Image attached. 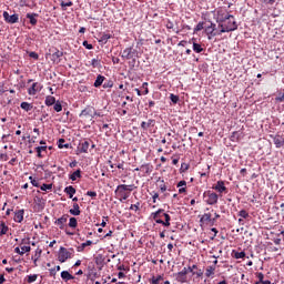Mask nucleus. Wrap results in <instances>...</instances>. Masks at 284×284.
Segmentation results:
<instances>
[{"instance_id": "12", "label": "nucleus", "mask_w": 284, "mask_h": 284, "mask_svg": "<svg viewBox=\"0 0 284 284\" xmlns=\"http://www.w3.org/2000/svg\"><path fill=\"white\" fill-rule=\"evenodd\" d=\"M93 114H94V108L87 106L81 111L80 116H84L85 119H94Z\"/></svg>"}, {"instance_id": "23", "label": "nucleus", "mask_w": 284, "mask_h": 284, "mask_svg": "<svg viewBox=\"0 0 284 284\" xmlns=\"http://www.w3.org/2000/svg\"><path fill=\"white\" fill-rule=\"evenodd\" d=\"M100 39H99V43H108V41H110V39H112V34L110 33H100L99 34Z\"/></svg>"}, {"instance_id": "13", "label": "nucleus", "mask_w": 284, "mask_h": 284, "mask_svg": "<svg viewBox=\"0 0 284 284\" xmlns=\"http://www.w3.org/2000/svg\"><path fill=\"white\" fill-rule=\"evenodd\" d=\"M78 150L80 154H88V150H90V141L81 142Z\"/></svg>"}, {"instance_id": "52", "label": "nucleus", "mask_w": 284, "mask_h": 284, "mask_svg": "<svg viewBox=\"0 0 284 284\" xmlns=\"http://www.w3.org/2000/svg\"><path fill=\"white\" fill-rule=\"evenodd\" d=\"M239 216H241L242 219H247V216H250V213H247V211L245 210H241L239 212Z\"/></svg>"}, {"instance_id": "47", "label": "nucleus", "mask_w": 284, "mask_h": 284, "mask_svg": "<svg viewBox=\"0 0 284 284\" xmlns=\"http://www.w3.org/2000/svg\"><path fill=\"white\" fill-rule=\"evenodd\" d=\"M205 28V22H199L194 28V32H201Z\"/></svg>"}, {"instance_id": "48", "label": "nucleus", "mask_w": 284, "mask_h": 284, "mask_svg": "<svg viewBox=\"0 0 284 284\" xmlns=\"http://www.w3.org/2000/svg\"><path fill=\"white\" fill-rule=\"evenodd\" d=\"M40 190H41L42 192H48V190H49V191H52V184H42V185L40 186Z\"/></svg>"}, {"instance_id": "20", "label": "nucleus", "mask_w": 284, "mask_h": 284, "mask_svg": "<svg viewBox=\"0 0 284 284\" xmlns=\"http://www.w3.org/2000/svg\"><path fill=\"white\" fill-rule=\"evenodd\" d=\"M27 19H29V23L32 26H37L39 19V13H27Z\"/></svg>"}, {"instance_id": "49", "label": "nucleus", "mask_w": 284, "mask_h": 284, "mask_svg": "<svg viewBox=\"0 0 284 284\" xmlns=\"http://www.w3.org/2000/svg\"><path fill=\"white\" fill-rule=\"evenodd\" d=\"M91 65H92V68H100L101 62L98 59H92L91 60Z\"/></svg>"}, {"instance_id": "44", "label": "nucleus", "mask_w": 284, "mask_h": 284, "mask_svg": "<svg viewBox=\"0 0 284 284\" xmlns=\"http://www.w3.org/2000/svg\"><path fill=\"white\" fill-rule=\"evenodd\" d=\"M102 88H104V90H108V88H114V82L112 80H108L103 83Z\"/></svg>"}, {"instance_id": "22", "label": "nucleus", "mask_w": 284, "mask_h": 284, "mask_svg": "<svg viewBox=\"0 0 284 284\" xmlns=\"http://www.w3.org/2000/svg\"><path fill=\"white\" fill-rule=\"evenodd\" d=\"M273 143H274V145H275V148H283V145H284V139H283V136H281V135H276V136H274L273 138Z\"/></svg>"}, {"instance_id": "61", "label": "nucleus", "mask_w": 284, "mask_h": 284, "mask_svg": "<svg viewBox=\"0 0 284 284\" xmlns=\"http://www.w3.org/2000/svg\"><path fill=\"white\" fill-rule=\"evenodd\" d=\"M83 45L87 48V50H92V48H94L92 44L88 43V41H84Z\"/></svg>"}, {"instance_id": "51", "label": "nucleus", "mask_w": 284, "mask_h": 284, "mask_svg": "<svg viewBox=\"0 0 284 284\" xmlns=\"http://www.w3.org/2000/svg\"><path fill=\"white\" fill-rule=\"evenodd\" d=\"M192 272V266L184 267L179 274L189 275Z\"/></svg>"}, {"instance_id": "53", "label": "nucleus", "mask_w": 284, "mask_h": 284, "mask_svg": "<svg viewBox=\"0 0 284 284\" xmlns=\"http://www.w3.org/2000/svg\"><path fill=\"white\" fill-rule=\"evenodd\" d=\"M30 59H34L36 61H39V53L31 51L29 53Z\"/></svg>"}, {"instance_id": "26", "label": "nucleus", "mask_w": 284, "mask_h": 284, "mask_svg": "<svg viewBox=\"0 0 284 284\" xmlns=\"http://www.w3.org/2000/svg\"><path fill=\"white\" fill-rule=\"evenodd\" d=\"M64 193L68 194L69 199H73L74 194H77V189L70 185L64 189Z\"/></svg>"}, {"instance_id": "39", "label": "nucleus", "mask_w": 284, "mask_h": 284, "mask_svg": "<svg viewBox=\"0 0 284 284\" xmlns=\"http://www.w3.org/2000/svg\"><path fill=\"white\" fill-rule=\"evenodd\" d=\"M37 278H39L38 274L27 275L24 281H27V283H34V281H37Z\"/></svg>"}, {"instance_id": "1", "label": "nucleus", "mask_w": 284, "mask_h": 284, "mask_svg": "<svg viewBox=\"0 0 284 284\" xmlns=\"http://www.w3.org/2000/svg\"><path fill=\"white\" fill-rule=\"evenodd\" d=\"M134 187H136L134 186V184H119L114 191V194L119 199V201H128Z\"/></svg>"}, {"instance_id": "24", "label": "nucleus", "mask_w": 284, "mask_h": 284, "mask_svg": "<svg viewBox=\"0 0 284 284\" xmlns=\"http://www.w3.org/2000/svg\"><path fill=\"white\" fill-rule=\"evenodd\" d=\"M61 278L65 283H68V281H74V276L72 274H70V272H68V271H62L61 272Z\"/></svg>"}, {"instance_id": "15", "label": "nucleus", "mask_w": 284, "mask_h": 284, "mask_svg": "<svg viewBox=\"0 0 284 284\" xmlns=\"http://www.w3.org/2000/svg\"><path fill=\"white\" fill-rule=\"evenodd\" d=\"M20 248L22 250L23 254L30 252V250H32L30 247V240L29 239L28 240L23 239L20 243Z\"/></svg>"}, {"instance_id": "16", "label": "nucleus", "mask_w": 284, "mask_h": 284, "mask_svg": "<svg viewBox=\"0 0 284 284\" xmlns=\"http://www.w3.org/2000/svg\"><path fill=\"white\" fill-rule=\"evenodd\" d=\"M275 103L278 106V110L284 111V93H278L275 98Z\"/></svg>"}, {"instance_id": "58", "label": "nucleus", "mask_w": 284, "mask_h": 284, "mask_svg": "<svg viewBox=\"0 0 284 284\" xmlns=\"http://www.w3.org/2000/svg\"><path fill=\"white\" fill-rule=\"evenodd\" d=\"M87 196H91V199H97V192L95 191H88Z\"/></svg>"}, {"instance_id": "8", "label": "nucleus", "mask_w": 284, "mask_h": 284, "mask_svg": "<svg viewBox=\"0 0 284 284\" xmlns=\"http://www.w3.org/2000/svg\"><path fill=\"white\" fill-rule=\"evenodd\" d=\"M134 172H143L144 176H150L151 172H154V165L151 163L142 164L140 168L134 169Z\"/></svg>"}, {"instance_id": "33", "label": "nucleus", "mask_w": 284, "mask_h": 284, "mask_svg": "<svg viewBox=\"0 0 284 284\" xmlns=\"http://www.w3.org/2000/svg\"><path fill=\"white\" fill-rule=\"evenodd\" d=\"M150 283H151V284H160V283H163V275L153 276V277L150 280Z\"/></svg>"}, {"instance_id": "17", "label": "nucleus", "mask_w": 284, "mask_h": 284, "mask_svg": "<svg viewBox=\"0 0 284 284\" xmlns=\"http://www.w3.org/2000/svg\"><path fill=\"white\" fill-rule=\"evenodd\" d=\"M23 214H26V211L23 209L17 211L14 213V217H13L14 222L16 223H23Z\"/></svg>"}, {"instance_id": "50", "label": "nucleus", "mask_w": 284, "mask_h": 284, "mask_svg": "<svg viewBox=\"0 0 284 284\" xmlns=\"http://www.w3.org/2000/svg\"><path fill=\"white\" fill-rule=\"evenodd\" d=\"M170 99H171L172 103H174V105H176L179 103V95L171 93Z\"/></svg>"}, {"instance_id": "60", "label": "nucleus", "mask_w": 284, "mask_h": 284, "mask_svg": "<svg viewBox=\"0 0 284 284\" xmlns=\"http://www.w3.org/2000/svg\"><path fill=\"white\" fill-rule=\"evenodd\" d=\"M262 3H266L267 6H274V3H276V0H262Z\"/></svg>"}, {"instance_id": "30", "label": "nucleus", "mask_w": 284, "mask_h": 284, "mask_svg": "<svg viewBox=\"0 0 284 284\" xmlns=\"http://www.w3.org/2000/svg\"><path fill=\"white\" fill-rule=\"evenodd\" d=\"M103 81H105V77L99 74L94 81V88H101V85H103Z\"/></svg>"}, {"instance_id": "31", "label": "nucleus", "mask_w": 284, "mask_h": 284, "mask_svg": "<svg viewBox=\"0 0 284 284\" xmlns=\"http://www.w3.org/2000/svg\"><path fill=\"white\" fill-rule=\"evenodd\" d=\"M90 245H92V241L89 240L84 243H82L80 246L77 247L78 252H84L85 247H90Z\"/></svg>"}, {"instance_id": "18", "label": "nucleus", "mask_w": 284, "mask_h": 284, "mask_svg": "<svg viewBox=\"0 0 284 284\" xmlns=\"http://www.w3.org/2000/svg\"><path fill=\"white\" fill-rule=\"evenodd\" d=\"M214 190H216V192H220V194H223V192H226L227 187L225 186V182L217 181L216 185L214 186Z\"/></svg>"}, {"instance_id": "54", "label": "nucleus", "mask_w": 284, "mask_h": 284, "mask_svg": "<svg viewBox=\"0 0 284 284\" xmlns=\"http://www.w3.org/2000/svg\"><path fill=\"white\" fill-rule=\"evenodd\" d=\"M257 278H258V281L257 282H255V284H261V283H263V278H265V275L263 274V273H257Z\"/></svg>"}, {"instance_id": "36", "label": "nucleus", "mask_w": 284, "mask_h": 284, "mask_svg": "<svg viewBox=\"0 0 284 284\" xmlns=\"http://www.w3.org/2000/svg\"><path fill=\"white\" fill-rule=\"evenodd\" d=\"M190 276L189 275H183V273H179V282L180 283H190Z\"/></svg>"}, {"instance_id": "41", "label": "nucleus", "mask_w": 284, "mask_h": 284, "mask_svg": "<svg viewBox=\"0 0 284 284\" xmlns=\"http://www.w3.org/2000/svg\"><path fill=\"white\" fill-rule=\"evenodd\" d=\"M60 6H61L62 10H65V8H72V6H74V3L72 1H68V2L61 1Z\"/></svg>"}, {"instance_id": "25", "label": "nucleus", "mask_w": 284, "mask_h": 284, "mask_svg": "<svg viewBox=\"0 0 284 284\" xmlns=\"http://www.w3.org/2000/svg\"><path fill=\"white\" fill-rule=\"evenodd\" d=\"M69 213L72 215V216H79L81 214V206H79L78 203H74L73 204V209L69 210Z\"/></svg>"}, {"instance_id": "4", "label": "nucleus", "mask_w": 284, "mask_h": 284, "mask_svg": "<svg viewBox=\"0 0 284 284\" xmlns=\"http://www.w3.org/2000/svg\"><path fill=\"white\" fill-rule=\"evenodd\" d=\"M74 256V248H65L63 246L60 247L59 254H58V260L60 263H65L68 258H72Z\"/></svg>"}, {"instance_id": "59", "label": "nucleus", "mask_w": 284, "mask_h": 284, "mask_svg": "<svg viewBox=\"0 0 284 284\" xmlns=\"http://www.w3.org/2000/svg\"><path fill=\"white\" fill-rule=\"evenodd\" d=\"M29 179L31 180V185H33V187H40L39 182L37 180H33L32 176H29Z\"/></svg>"}, {"instance_id": "55", "label": "nucleus", "mask_w": 284, "mask_h": 284, "mask_svg": "<svg viewBox=\"0 0 284 284\" xmlns=\"http://www.w3.org/2000/svg\"><path fill=\"white\" fill-rule=\"evenodd\" d=\"M180 170H181V172H186V170H190V164L182 163Z\"/></svg>"}, {"instance_id": "11", "label": "nucleus", "mask_w": 284, "mask_h": 284, "mask_svg": "<svg viewBox=\"0 0 284 284\" xmlns=\"http://www.w3.org/2000/svg\"><path fill=\"white\" fill-rule=\"evenodd\" d=\"M3 19L7 23H19V14H17V13L10 16V13H8V11H4Z\"/></svg>"}, {"instance_id": "10", "label": "nucleus", "mask_w": 284, "mask_h": 284, "mask_svg": "<svg viewBox=\"0 0 284 284\" xmlns=\"http://www.w3.org/2000/svg\"><path fill=\"white\" fill-rule=\"evenodd\" d=\"M68 219H70V215L63 214L61 217L54 221V225H57L59 230H65V224L68 223Z\"/></svg>"}, {"instance_id": "14", "label": "nucleus", "mask_w": 284, "mask_h": 284, "mask_svg": "<svg viewBox=\"0 0 284 284\" xmlns=\"http://www.w3.org/2000/svg\"><path fill=\"white\" fill-rule=\"evenodd\" d=\"M154 125H156V120L150 119L146 122L141 123V129L148 131L150 128H154Z\"/></svg>"}, {"instance_id": "37", "label": "nucleus", "mask_w": 284, "mask_h": 284, "mask_svg": "<svg viewBox=\"0 0 284 284\" xmlns=\"http://www.w3.org/2000/svg\"><path fill=\"white\" fill-rule=\"evenodd\" d=\"M45 150H48V146H47V145L37 146V148H36V152H37L39 159H42V158H43V155H41V152H45Z\"/></svg>"}, {"instance_id": "45", "label": "nucleus", "mask_w": 284, "mask_h": 284, "mask_svg": "<svg viewBox=\"0 0 284 284\" xmlns=\"http://www.w3.org/2000/svg\"><path fill=\"white\" fill-rule=\"evenodd\" d=\"M162 216L165 219L164 226H165V227L170 226V214L164 213V212L162 211Z\"/></svg>"}, {"instance_id": "34", "label": "nucleus", "mask_w": 284, "mask_h": 284, "mask_svg": "<svg viewBox=\"0 0 284 284\" xmlns=\"http://www.w3.org/2000/svg\"><path fill=\"white\" fill-rule=\"evenodd\" d=\"M69 179L71 181H77V179H81V169H78L75 172H73Z\"/></svg>"}, {"instance_id": "21", "label": "nucleus", "mask_w": 284, "mask_h": 284, "mask_svg": "<svg viewBox=\"0 0 284 284\" xmlns=\"http://www.w3.org/2000/svg\"><path fill=\"white\" fill-rule=\"evenodd\" d=\"M161 214H163V210H159L158 212L155 213H152V216H153V221H155V223H159L160 225H164V221L161 220Z\"/></svg>"}, {"instance_id": "9", "label": "nucleus", "mask_w": 284, "mask_h": 284, "mask_svg": "<svg viewBox=\"0 0 284 284\" xmlns=\"http://www.w3.org/2000/svg\"><path fill=\"white\" fill-rule=\"evenodd\" d=\"M43 90V84L39 82H33L32 85L28 89L29 97H36L38 92Z\"/></svg>"}, {"instance_id": "32", "label": "nucleus", "mask_w": 284, "mask_h": 284, "mask_svg": "<svg viewBox=\"0 0 284 284\" xmlns=\"http://www.w3.org/2000/svg\"><path fill=\"white\" fill-rule=\"evenodd\" d=\"M68 225H69L72 230H77V227L79 226V221H77V217H70Z\"/></svg>"}, {"instance_id": "29", "label": "nucleus", "mask_w": 284, "mask_h": 284, "mask_svg": "<svg viewBox=\"0 0 284 284\" xmlns=\"http://www.w3.org/2000/svg\"><path fill=\"white\" fill-rule=\"evenodd\" d=\"M20 108H21V110H24V112H30V111H32L34 105H32V103H30V102H22L20 104Z\"/></svg>"}, {"instance_id": "56", "label": "nucleus", "mask_w": 284, "mask_h": 284, "mask_svg": "<svg viewBox=\"0 0 284 284\" xmlns=\"http://www.w3.org/2000/svg\"><path fill=\"white\" fill-rule=\"evenodd\" d=\"M140 205H141L140 202H136V204H131L130 210H134L135 212H139Z\"/></svg>"}, {"instance_id": "40", "label": "nucleus", "mask_w": 284, "mask_h": 284, "mask_svg": "<svg viewBox=\"0 0 284 284\" xmlns=\"http://www.w3.org/2000/svg\"><path fill=\"white\" fill-rule=\"evenodd\" d=\"M63 57V52L59 51V49H55V52L52 53L53 61H57V59H61Z\"/></svg>"}, {"instance_id": "19", "label": "nucleus", "mask_w": 284, "mask_h": 284, "mask_svg": "<svg viewBox=\"0 0 284 284\" xmlns=\"http://www.w3.org/2000/svg\"><path fill=\"white\" fill-rule=\"evenodd\" d=\"M200 221L201 223H215L216 219H212L211 213H204Z\"/></svg>"}, {"instance_id": "64", "label": "nucleus", "mask_w": 284, "mask_h": 284, "mask_svg": "<svg viewBox=\"0 0 284 284\" xmlns=\"http://www.w3.org/2000/svg\"><path fill=\"white\" fill-rule=\"evenodd\" d=\"M118 278H125V273L119 272L118 273Z\"/></svg>"}, {"instance_id": "62", "label": "nucleus", "mask_w": 284, "mask_h": 284, "mask_svg": "<svg viewBox=\"0 0 284 284\" xmlns=\"http://www.w3.org/2000/svg\"><path fill=\"white\" fill-rule=\"evenodd\" d=\"M14 252H16V254H20V256H23V252H22V250L19 247V246H17L16 248H14Z\"/></svg>"}, {"instance_id": "3", "label": "nucleus", "mask_w": 284, "mask_h": 284, "mask_svg": "<svg viewBox=\"0 0 284 284\" xmlns=\"http://www.w3.org/2000/svg\"><path fill=\"white\" fill-rule=\"evenodd\" d=\"M204 32H205L209 41H212V39H214V37H221V34H223L221 32V29L219 31L216 30V23H214V22H210L209 26L204 27Z\"/></svg>"}, {"instance_id": "46", "label": "nucleus", "mask_w": 284, "mask_h": 284, "mask_svg": "<svg viewBox=\"0 0 284 284\" xmlns=\"http://www.w3.org/2000/svg\"><path fill=\"white\" fill-rule=\"evenodd\" d=\"M53 110L55 112H61V110H63V105H61V102L60 101H57L53 105Z\"/></svg>"}, {"instance_id": "2", "label": "nucleus", "mask_w": 284, "mask_h": 284, "mask_svg": "<svg viewBox=\"0 0 284 284\" xmlns=\"http://www.w3.org/2000/svg\"><path fill=\"white\" fill-rule=\"evenodd\" d=\"M220 28V32L224 34L225 32H234V30H239V24H236V20L233 18L227 19L225 22L217 24Z\"/></svg>"}, {"instance_id": "63", "label": "nucleus", "mask_w": 284, "mask_h": 284, "mask_svg": "<svg viewBox=\"0 0 284 284\" xmlns=\"http://www.w3.org/2000/svg\"><path fill=\"white\" fill-rule=\"evenodd\" d=\"M153 203H156V199H159V193L153 192L152 193Z\"/></svg>"}, {"instance_id": "57", "label": "nucleus", "mask_w": 284, "mask_h": 284, "mask_svg": "<svg viewBox=\"0 0 284 284\" xmlns=\"http://www.w3.org/2000/svg\"><path fill=\"white\" fill-rule=\"evenodd\" d=\"M235 258H245V252H236Z\"/></svg>"}, {"instance_id": "38", "label": "nucleus", "mask_w": 284, "mask_h": 284, "mask_svg": "<svg viewBox=\"0 0 284 284\" xmlns=\"http://www.w3.org/2000/svg\"><path fill=\"white\" fill-rule=\"evenodd\" d=\"M58 148H59L60 150H63V148H65V149L68 150V148H70V144H65V139H60V140L58 141Z\"/></svg>"}, {"instance_id": "6", "label": "nucleus", "mask_w": 284, "mask_h": 284, "mask_svg": "<svg viewBox=\"0 0 284 284\" xmlns=\"http://www.w3.org/2000/svg\"><path fill=\"white\" fill-rule=\"evenodd\" d=\"M204 199L207 205H216L219 203V194L212 192V191H206L204 192Z\"/></svg>"}, {"instance_id": "35", "label": "nucleus", "mask_w": 284, "mask_h": 284, "mask_svg": "<svg viewBox=\"0 0 284 284\" xmlns=\"http://www.w3.org/2000/svg\"><path fill=\"white\" fill-rule=\"evenodd\" d=\"M214 272H216V266H207L206 272H205V276H207V277L214 276Z\"/></svg>"}, {"instance_id": "5", "label": "nucleus", "mask_w": 284, "mask_h": 284, "mask_svg": "<svg viewBox=\"0 0 284 284\" xmlns=\"http://www.w3.org/2000/svg\"><path fill=\"white\" fill-rule=\"evenodd\" d=\"M227 19H234V16L225 12V10H222V9H219L216 11L215 21H216L217 26H221V23H225V21H227Z\"/></svg>"}, {"instance_id": "7", "label": "nucleus", "mask_w": 284, "mask_h": 284, "mask_svg": "<svg viewBox=\"0 0 284 284\" xmlns=\"http://www.w3.org/2000/svg\"><path fill=\"white\" fill-rule=\"evenodd\" d=\"M136 54H139L136 49H134V47H129L122 51L121 57H122V59L130 61V59H134V57H136Z\"/></svg>"}, {"instance_id": "43", "label": "nucleus", "mask_w": 284, "mask_h": 284, "mask_svg": "<svg viewBox=\"0 0 284 284\" xmlns=\"http://www.w3.org/2000/svg\"><path fill=\"white\" fill-rule=\"evenodd\" d=\"M49 272H50V276H57V272H61V266L58 265L54 268H50Z\"/></svg>"}, {"instance_id": "27", "label": "nucleus", "mask_w": 284, "mask_h": 284, "mask_svg": "<svg viewBox=\"0 0 284 284\" xmlns=\"http://www.w3.org/2000/svg\"><path fill=\"white\" fill-rule=\"evenodd\" d=\"M57 103V98L52 95H47L44 100V104L50 108L51 105H54Z\"/></svg>"}, {"instance_id": "42", "label": "nucleus", "mask_w": 284, "mask_h": 284, "mask_svg": "<svg viewBox=\"0 0 284 284\" xmlns=\"http://www.w3.org/2000/svg\"><path fill=\"white\" fill-rule=\"evenodd\" d=\"M193 50H194L197 54H201V52H203V47H201L200 43L194 42V43H193Z\"/></svg>"}, {"instance_id": "28", "label": "nucleus", "mask_w": 284, "mask_h": 284, "mask_svg": "<svg viewBox=\"0 0 284 284\" xmlns=\"http://www.w3.org/2000/svg\"><path fill=\"white\" fill-rule=\"evenodd\" d=\"M10 232V227L6 224V222H0V236H4Z\"/></svg>"}]
</instances>
